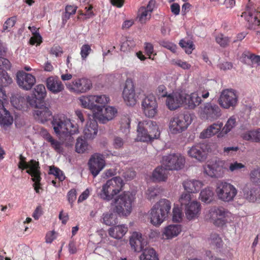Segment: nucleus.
Segmentation results:
<instances>
[{
  "label": "nucleus",
  "instance_id": "nucleus-42",
  "mask_svg": "<svg viewBox=\"0 0 260 260\" xmlns=\"http://www.w3.org/2000/svg\"><path fill=\"white\" fill-rule=\"evenodd\" d=\"M183 219L182 209L177 204H174L172 209V219L174 222L180 223Z\"/></svg>",
  "mask_w": 260,
  "mask_h": 260
},
{
  "label": "nucleus",
  "instance_id": "nucleus-34",
  "mask_svg": "<svg viewBox=\"0 0 260 260\" xmlns=\"http://www.w3.org/2000/svg\"><path fill=\"white\" fill-rule=\"evenodd\" d=\"M137 132V141L143 142H151L148 133V129L146 127V125L144 124V120L138 123Z\"/></svg>",
  "mask_w": 260,
  "mask_h": 260
},
{
  "label": "nucleus",
  "instance_id": "nucleus-18",
  "mask_svg": "<svg viewBox=\"0 0 260 260\" xmlns=\"http://www.w3.org/2000/svg\"><path fill=\"white\" fill-rule=\"evenodd\" d=\"M16 82L19 87L23 90H29L36 84V79L31 74L19 71L16 74Z\"/></svg>",
  "mask_w": 260,
  "mask_h": 260
},
{
  "label": "nucleus",
  "instance_id": "nucleus-21",
  "mask_svg": "<svg viewBox=\"0 0 260 260\" xmlns=\"http://www.w3.org/2000/svg\"><path fill=\"white\" fill-rule=\"evenodd\" d=\"M129 241L132 249L137 252L143 251L148 244L142 234L138 232H134L132 233Z\"/></svg>",
  "mask_w": 260,
  "mask_h": 260
},
{
  "label": "nucleus",
  "instance_id": "nucleus-62",
  "mask_svg": "<svg viewBox=\"0 0 260 260\" xmlns=\"http://www.w3.org/2000/svg\"><path fill=\"white\" fill-rule=\"evenodd\" d=\"M40 99V98H38V96H35V94H33L31 96H28L27 98V101L31 107H35L37 109L39 107L37 106V101Z\"/></svg>",
  "mask_w": 260,
  "mask_h": 260
},
{
  "label": "nucleus",
  "instance_id": "nucleus-39",
  "mask_svg": "<svg viewBox=\"0 0 260 260\" xmlns=\"http://www.w3.org/2000/svg\"><path fill=\"white\" fill-rule=\"evenodd\" d=\"M242 137L247 141L260 142V128L247 131L242 134Z\"/></svg>",
  "mask_w": 260,
  "mask_h": 260
},
{
  "label": "nucleus",
  "instance_id": "nucleus-64",
  "mask_svg": "<svg viewBox=\"0 0 260 260\" xmlns=\"http://www.w3.org/2000/svg\"><path fill=\"white\" fill-rule=\"evenodd\" d=\"M62 52L61 48L58 45L53 46L50 50V53L56 57L60 56Z\"/></svg>",
  "mask_w": 260,
  "mask_h": 260
},
{
  "label": "nucleus",
  "instance_id": "nucleus-24",
  "mask_svg": "<svg viewBox=\"0 0 260 260\" xmlns=\"http://www.w3.org/2000/svg\"><path fill=\"white\" fill-rule=\"evenodd\" d=\"M182 186L184 190L186 191L185 193H197L203 187L204 183L199 180L189 179L182 182Z\"/></svg>",
  "mask_w": 260,
  "mask_h": 260
},
{
  "label": "nucleus",
  "instance_id": "nucleus-29",
  "mask_svg": "<svg viewBox=\"0 0 260 260\" xmlns=\"http://www.w3.org/2000/svg\"><path fill=\"white\" fill-rule=\"evenodd\" d=\"M254 14L252 12H245L242 13L241 17L245 18L249 23V27L251 29H256L260 24L258 17L260 16V9L256 12L254 11Z\"/></svg>",
  "mask_w": 260,
  "mask_h": 260
},
{
  "label": "nucleus",
  "instance_id": "nucleus-48",
  "mask_svg": "<svg viewBox=\"0 0 260 260\" xmlns=\"http://www.w3.org/2000/svg\"><path fill=\"white\" fill-rule=\"evenodd\" d=\"M88 144L82 138H79L77 140L76 144V151L79 153L85 152L88 149Z\"/></svg>",
  "mask_w": 260,
  "mask_h": 260
},
{
  "label": "nucleus",
  "instance_id": "nucleus-4",
  "mask_svg": "<svg viewBox=\"0 0 260 260\" xmlns=\"http://www.w3.org/2000/svg\"><path fill=\"white\" fill-rule=\"evenodd\" d=\"M178 202L184 210L185 216L189 221L198 219L201 214V204L196 200H192L191 196L183 192L178 199Z\"/></svg>",
  "mask_w": 260,
  "mask_h": 260
},
{
  "label": "nucleus",
  "instance_id": "nucleus-23",
  "mask_svg": "<svg viewBox=\"0 0 260 260\" xmlns=\"http://www.w3.org/2000/svg\"><path fill=\"white\" fill-rule=\"evenodd\" d=\"M183 103V94L179 92L168 94L166 97V105L170 110H174L179 108Z\"/></svg>",
  "mask_w": 260,
  "mask_h": 260
},
{
  "label": "nucleus",
  "instance_id": "nucleus-36",
  "mask_svg": "<svg viewBox=\"0 0 260 260\" xmlns=\"http://www.w3.org/2000/svg\"><path fill=\"white\" fill-rule=\"evenodd\" d=\"M214 195L212 188L211 187H207L201 191L199 199L203 203L209 204L213 200Z\"/></svg>",
  "mask_w": 260,
  "mask_h": 260
},
{
  "label": "nucleus",
  "instance_id": "nucleus-51",
  "mask_svg": "<svg viewBox=\"0 0 260 260\" xmlns=\"http://www.w3.org/2000/svg\"><path fill=\"white\" fill-rule=\"evenodd\" d=\"M46 90L45 87L43 84H39L36 86L34 89V93L35 96L40 99H44L46 95Z\"/></svg>",
  "mask_w": 260,
  "mask_h": 260
},
{
  "label": "nucleus",
  "instance_id": "nucleus-20",
  "mask_svg": "<svg viewBox=\"0 0 260 260\" xmlns=\"http://www.w3.org/2000/svg\"><path fill=\"white\" fill-rule=\"evenodd\" d=\"M182 231V226L179 224H170L164 226L161 232V239L170 241L177 237Z\"/></svg>",
  "mask_w": 260,
  "mask_h": 260
},
{
  "label": "nucleus",
  "instance_id": "nucleus-47",
  "mask_svg": "<svg viewBox=\"0 0 260 260\" xmlns=\"http://www.w3.org/2000/svg\"><path fill=\"white\" fill-rule=\"evenodd\" d=\"M246 166L244 164L237 161H233L229 164L227 170L232 173L237 172L241 170H244Z\"/></svg>",
  "mask_w": 260,
  "mask_h": 260
},
{
  "label": "nucleus",
  "instance_id": "nucleus-50",
  "mask_svg": "<svg viewBox=\"0 0 260 260\" xmlns=\"http://www.w3.org/2000/svg\"><path fill=\"white\" fill-rule=\"evenodd\" d=\"M180 46L184 49L186 53L190 54L192 53L194 49V45L192 41H186L184 39L180 40L179 42Z\"/></svg>",
  "mask_w": 260,
  "mask_h": 260
},
{
  "label": "nucleus",
  "instance_id": "nucleus-43",
  "mask_svg": "<svg viewBox=\"0 0 260 260\" xmlns=\"http://www.w3.org/2000/svg\"><path fill=\"white\" fill-rule=\"evenodd\" d=\"M151 14L145 9V7H140L138 11L137 18L142 23H146L151 18Z\"/></svg>",
  "mask_w": 260,
  "mask_h": 260
},
{
  "label": "nucleus",
  "instance_id": "nucleus-13",
  "mask_svg": "<svg viewBox=\"0 0 260 260\" xmlns=\"http://www.w3.org/2000/svg\"><path fill=\"white\" fill-rule=\"evenodd\" d=\"M226 170L225 161L219 159L211 162L204 167V173L212 178L222 177Z\"/></svg>",
  "mask_w": 260,
  "mask_h": 260
},
{
  "label": "nucleus",
  "instance_id": "nucleus-16",
  "mask_svg": "<svg viewBox=\"0 0 260 260\" xmlns=\"http://www.w3.org/2000/svg\"><path fill=\"white\" fill-rule=\"evenodd\" d=\"M142 109L144 114L148 118H153L157 113L158 104L153 94L147 95L142 101Z\"/></svg>",
  "mask_w": 260,
  "mask_h": 260
},
{
  "label": "nucleus",
  "instance_id": "nucleus-55",
  "mask_svg": "<svg viewBox=\"0 0 260 260\" xmlns=\"http://www.w3.org/2000/svg\"><path fill=\"white\" fill-rule=\"evenodd\" d=\"M131 120L127 116H124L121 120V129L123 132L127 133L129 131Z\"/></svg>",
  "mask_w": 260,
  "mask_h": 260
},
{
  "label": "nucleus",
  "instance_id": "nucleus-27",
  "mask_svg": "<svg viewBox=\"0 0 260 260\" xmlns=\"http://www.w3.org/2000/svg\"><path fill=\"white\" fill-rule=\"evenodd\" d=\"M183 103H184L189 109H193L199 106L202 102L201 98L199 96L196 92L190 94H184Z\"/></svg>",
  "mask_w": 260,
  "mask_h": 260
},
{
  "label": "nucleus",
  "instance_id": "nucleus-11",
  "mask_svg": "<svg viewBox=\"0 0 260 260\" xmlns=\"http://www.w3.org/2000/svg\"><path fill=\"white\" fill-rule=\"evenodd\" d=\"M198 114L202 119L212 121L221 116V110L217 105L208 102L200 108Z\"/></svg>",
  "mask_w": 260,
  "mask_h": 260
},
{
  "label": "nucleus",
  "instance_id": "nucleus-63",
  "mask_svg": "<svg viewBox=\"0 0 260 260\" xmlns=\"http://www.w3.org/2000/svg\"><path fill=\"white\" fill-rule=\"evenodd\" d=\"M250 178L253 181L260 180V169L256 168L252 170L250 173Z\"/></svg>",
  "mask_w": 260,
  "mask_h": 260
},
{
  "label": "nucleus",
  "instance_id": "nucleus-31",
  "mask_svg": "<svg viewBox=\"0 0 260 260\" xmlns=\"http://www.w3.org/2000/svg\"><path fill=\"white\" fill-rule=\"evenodd\" d=\"M98 132V124L94 120L87 121L84 129L83 135L86 139H94Z\"/></svg>",
  "mask_w": 260,
  "mask_h": 260
},
{
  "label": "nucleus",
  "instance_id": "nucleus-49",
  "mask_svg": "<svg viewBox=\"0 0 260 260\" xmlns=\"http://www.w3.org/2000/svg\"><path fill=\"white\" fill-rule=\"evenodd\" d=\"M160 193L158 188L151 187L148 188L145 192L146 198L149 201L155 199Z\"/></svg>",
  "mask_w": 260,
  "mask_h": 260
},
{
  "label": "nucleus",
  "instance_id": "nucleus-14",
  "mask_svg": "<svg viewBox=\"0 0 260 260\" xmlns=\"http://www.w3.org/2000/svg\"><path fill=\"white\" fill-rule=\"evenodd\" d=\"M68 89L75 93H83L89 91L92 87L91 81L86 78H77L66 85Z\"/></svg>",
  "mask_w": 260,
  "mask_h": 260
},
{
  "label": "nucleus",
  "instance_id": "nucleus-38",
  "mask_svg": "<svg viewBox=\"0 0 260 260\" xmlns=\"http://www.w3.org/2000/svg\"><path fill=\"white\" fill-rule=\"evenodd\" d=\"M236 118L234 117H230L225 123L224 126L221 129L220 132L217 135L218 138H222L231 132L236 126Z\"/></svg>",
  "mask_w": 260,
  "mask_h": 260
},
{
  "label": "nucleus",
  "instance_id": "nucleus-57",
  "mask_svg": "<svg viewBox=\"0 0 260 260\" xmlns=\"http://www.w3.org/2000/svg\"><path fill=\"white\" fill-rule=\"evenodd\" d=\"M91 51V47L88 44L82 46L80 49V55L83 60H85Z\"/></svg>",
  "mask_w": 260,
  "mask_h": 260
},
{
  "label": "nucleus",
  "instance_id": "nucleus-5",
  "mask_svg": "<svg viewBox=\"0 0 260 260\" xmlns=\"http://www.w3.org/2000/svg\"><path fill=\"white\" fill-rule=\"evenodd\" d=\"M233 215L228 210L222 207H212L209 209L205 215L207 220L216 225L221 226L232 220Z\"/></svg>",
  "mask_w": 260,
  "mask_h": 260
},
{
  "label": "nucleus",
  "instance_id": "nucleus-56",
  "mask_svg": "<svg viewBox=\"0 0 260 260\" xmlns=\"http://www.w3.org/2000/svg\"><path fill=\"white\" fill-rule=\"evenodd\" d=\"M103 223L107 225H111L114 222L115 218L112 213H106L103 215Z\"/></svg>",
  "mask_w": 260,
  "mask_h": 260
},
{
  "label": "nucleus",
  "instance_id": "nucleus-30",
  "mask_svg": "<svg viewBox=\"0 0 260 260\" xmlns=\"http://www.w3.org/2000/svg\"><path fill=\"white\" fill-rule=\"evenodd\" d=\"M223 123L218 121L209 126L200 134V137L202 139L209 138L220 132Z\"/></svg>",
  "mask_w": 260,
  "mask_h": 260
},
{
  "label": "nucleus",
  "instance_id": "nucleus-32",
  "mask_svg": "<svg viewBox=\"0 0 260 260\" xmlns=\"http://www.w3.org/2000/svg\"><path fill=\"white\" fill-rule=\"evenodd\" d=\"M144 124L146 125V127L148 129V133L151 142L159 138L160 131L155 121L144 120Z\"/></svg>",
  "mask_w": 260,
  "mask_h": 260
},
{
  "label": "nucleus",
  "instance_id": "nucleus-53",
  "mask_svg": "<svg viewBox=\"0 0 260 260\" xmlns=\"http://www.w3.org/2000/svg\"><path fill=\"white\" fill-rule=\"evenodd\" d=\"M49 174L54 175L61 181H63L66 178L62 171L54 166L50 167Z\"/></svg>",
  "mask_w": 260,
  "mask_h": 260
},
{
  "label": "nucleus",
  "instance_id": "nucleus-22",
  "mask_svg": "<svg viewBox=\"0 0 260 260\" xmlns=\"http://www.w3.org/2000/svg\"><path fill=\"white\" fill-rule=\"evenodd\" d=\"M207 150L208 146L206 144H198L189 148L187 153L190 157L199 161H203L206 158Z\"/></svg>",
  "mask_w": 260,
  "mask_h": 260
},
{
  "label": "nucleus",
  "instance_id": "nucleus-44",
  "mask_svg": "<svg viewBox=\"0 0 260 260\" xmlns=\"http://www.w3.org/2000/svg\"><path fill=\"white\" fill-rule=\"evenodd\" d=\"M211 84L209 82L201 84L199 86L197 91L199 96L203 99H206L209 96V91L211 90Z\"/></svg>",
  "mask_w": 260,
  "mask_h": 260
},
{
  "label": "nucleus",
  "instance_id": "nucleus-19",
  "mask_svg": "<svg viewBox=\"0 0 260 260\" xmlns=\"http://www.w3.org/2000/svg\"><path fill=\"white\" fill-rule=\"evenodd\" d=\"M88 164L89 170L94 177L104 168L106 164L104 156L99 153L92 155Z\"/></svg>",
  "mask_w": 260,
  "mask_h": 260
},
{
  "label": "nucleus",
  "instance_id": "nucleus-46",
  "mask_svg": "<svg viewBox=\"0 0 260 260\" xmlns=\"http://www.w3.org/2000/svg\"><path fill=\"white\" fill-rule=\"evenodd\" d=\"M171 64L180 68L184 70H190L191 66L188 62L179 58H174L171 60Z\"/></svg>",
  "mask_w": 260,
  "mask_h": 260
},
{
  "label": "nucleus",
  "instance_id": "nucleus-1",
  "mask_svg": "<svg viewBox=\"0 0 260 260\" xmlns=\"http://www.w3.org/2000/svg\"><path fill=\"white\" fill-rule=\"evenodd\" d=\"M123 185V181L120 177H113L102 185L98 195L103 200L110 201L113 200L111 206L114 211L119 216L126 217L132 212L136 193L127 191L118 195L122 190Z\"/></svg>",
  "mask_w": 260,
  "mask_h": 260
},
{
  "label": "nucleus",
  "instance_id": "nucleus-17",
  "mask_svg": "<svg viewBox=\"0 0 260 260\" xmlns=\"http://www.w3.org/2000/svg\"><path fill=\"white\" fill-rule=\"evenodd\" d=\"M100 109L93 113V117L102 123H106L113 120L117 114V109L113 106H107L103 108L100 106Z\"/></svg>",
  "mask_w": 260,
  "mask_h": 260
},
{
  "label": "nucleus",
  "instance_id": "nucleus-7",
  "mask_svg": "<svg viewBox=\"0 0 260 260\" xmlns=\"http://www.w3.org/2000/svg\"><path fill=\"white\" fill-rule=\"evenodd\" d=\"M18 167L22 170L27 169L26 173L29 174L32 177V180L34 182L32 186L34 189L37 193H39L40 189H41L40 181L41 178L39 162L33 159L28 162L19 161Z\"/></svg>",
  "mask_w": 260,
  "mask_h": 260
},
{
  "label": "nucleus",
  "instance_id": "nucleus-59",
  "mask_svg": "<svg viewBox=\"0 0 260 260\" xmlns=\"http://www.w3.org/2000/svg\"><path fill=\"white\" fill-rule=\"evenodd\" d=\"M15 23V17H13L8 18L4 24L3 30L9 31L11 30V29L14 26Z\"/></svg>",
  "mask_w": 260,
  "mask_h": 260
},
{
  "label": "nucleus",
  "instance_id": "nucleus-12",
  "mask_svg": "<svg viewBox=\"0 0 260 260\" xmlns=\"http://www.w3.org/2000/svg\"><path fill=\"white\" fill-rule=\"evenodd\" d=\"M238 101V93L232 89L223 90L218 100L219 104L224 109L235 107L237 105Z\"/></svg>",
  "mask_w": 260,
  "mask_h": 260
},
{
  "label": "nucleus",
  "instance_id": "nucleus-60",
  "mask_svg": "<svg viewBox=\"0 0 260 260\" xmlns=\"http://www.w3.org/2000/svg\"><path fill=\"white\" fill-rule=\"evenodd\" d=\"M67 198L68 202L71 205V206H72L73 203L75 202L77 198V192L76 189H72L69 190L67 193Z\"/></svg>",
  "mask_w": 260,
  "mask_h": 260
},
{
  "label": "nucleus",
  "instance_id": "nucleus-35",
  "mask_svg": "<svg viewBox=\"0 0 260 260\" xmlns=\"http://www.w3.org/2000/svg\"><path fill=\"white\" fill-rule=\"evenodd\" d=\"M167 169L162 167H158L153 171L151 179L155 182H166L168 177Z\"/></svg>",
  "mask_w": 260,
  "mask_h": 260
},
{
  "label": "nucleus",
  "instance_id": "nucleus-2",
  "mask_svg": "<svg viewBox=\"0 0 260 260\" xmlns=\"http://www.w3.org/2000/svg\"><path fill=\"white\" fill-rule=\"evenodd\" d=\"M51 124L56 135L61 140L68 138L72 141L71 136L79 132L77 125L73 124L70 119L63 116L54 117Z\"/></svg>",
  "mask_w": 260,
  "mask_h": 260
},
{
  "label": "nucleus",
  "instance_id": "nucleus-8",
  "mask_svg": "<svg viewBox=\"0 0 260 260\" xmlns=\"http://www.w3.org/2000/svg\"><path fill=\"white\" fill-rule=\"evenodd\" d=\"M191 122L189 114L175 115L170 119L168 124L169 132L173 134L181 133L187 128Z\"/></svg>",
  "mask_w": 260,
  "mask_h": 260
},
{
  "label": "nucleus",
  "instance_id": "nucleus-45",
  "mask_svg": "<svg viewBox=\"0 0 260 260\" xmlns=\"http://www.w3.org/2000/svg\"><path fill=\"white\" fill-rule=\"evenodd\" d=\"M94 101L95 105L103 108L110 103V99L105 94L94 95Z\"/></svg>",
  "mask_w": 260,
  "mask_h": 260
},
{
  "label": "nucleus",
  "instance_id": "nucleus-25",
  "mask_svg": "<svg viewBox=\"0 0 260 260\" xmlns=\"http://www.w3.org/2000/svg\"><path fill=\"white\" fill-rule=\"evenodd\" d=\"M46 87L49 91L54 94L61 92L64 86L57 76H50L46 80Z\"/></svg>",
  "mask_w": 260,
  "mask_h": 260
},
{
  "label": "nucleus",
  "instance_id": "nucleus-28",
  "mask_svg": "<svg viewBox=\"0 0 260 260\" xmlns=\"http://www.w3.org/2000/svg\"><path fill=\"white\" fill-rule=\"evenodd\" d=\"M128 230L127 225L122 224L112 226L108 229V232L111 237L115 239L120 240L127 233Z\"/></svg>",
  "mask_w": 260,
  "mask_h": 260
},
{
  "label": "nucleus",
  "instance_id": "nucleus-54",
  "mask_svg": "<svg viewBox=\"0 0 260 260\" xmlns=\"http://www.w3.org/2000/svg\"><path fill=\"white\" fill-rule=\"evenodd\" d=\"M216 41L220 46L224 47L229 45L230 38L220 34L216 36Z\"/></svg>",
  "mask_w": 260,
  "mask_h": 260
},
{
  "label": "nucleus",
  "instance_id": "nucleus-6",
  "mask_svg": "<svg viewBox=\"0 0 260 260\" xmlns=\"http://www.w3.org/2000/svg\"><path fill=\"white\" fill-rule=\"evenodd\" d=\"M215 193L217 198L223 202L234 201L237 194V188L231 183L221 180L217 182Z\"/></svg>",
  "mask_w": 260,
  "mask_h": 260
},
{
  "label": "nucleus",
  "instance_id": "nucleus-52",
  "mask_svg": "<svg viewBox=\"0 0 260 260\" xmlns=\"http://www.w3.org/2000/svg\"><path fill=\"white\" fill-rule=\"evenodd\" d=\"M135 46L134 41L133 40H126L123 42L120 46L121 51L126 52L132 49Z\"/></svg>",
  "mask_w": 260,
  "mask_h": 260
},
{
  "label": "nucleus",
  "instance_id": "nucleus-58",
  "mask_svg": "<svg viewBox=\"0 0 260 260\" xmlns=\"http://www.w3.org/2000/svg\"><path fill=\"white\" fill-rule=\"evenodd\" d=\"M239 150L237 146L224 147L221 154L225 156H232Z\"/></svg>",
  "mask_w": 260,
  "mask_h": 260
},
{
  "label": "nucleus",
  "instance_id": "nucleus-3",
  "mask_svg": "<svg viewBox=\"0 0 260 260\" xmlns=\"http://www.w3.org/2000/svg\"><path fill=\"white\" fill-rule=\"evenodd\" d=\"M171 202L166 199H161L154 204L148 213L151 224L159 226L168 217L171 209Z\"/></svg>",
  "mask_w": 260,
  "mask_h": 260
},
{
  "label": "nucleus",
  "instance_id": "nucleus-61",
  "mask_svg": "<svg viewBox=\"0 0 260 260\" xmlns=\"http://www.w3.org/2000/svg\"><path fill=\"white\" fill-rule=\"evenodd\" d=\"M160 45L170 50L172 52L175 53L176 51L177 46L174 43L168 41H163L161 42Z\"/></svg>",
  "mask_w": 260,
  "mask_h": 260
},
{
  "label": "nucleus",
  "instance_id": "nucleus-9",
  "mask_svg": "<svg viewBox=\"0 0 260 260\" xmlns=\"http://www.w3.org/2000/svg\"><path fill=\"white\" fill-rule=\"evenodd\" d=\"M162 164L169 170H180L185 164V158L180 153H173L164 156Z\"/></svg>",
  "mask_w": 260,
  "mask_h": 260
},
{
  "label": "nucleus",
  "instance_id": "nucleus-26",
  "mask_svg": "<svg viewBox=\"0 0 260 260\" xmlns=\"http://www.w3.org/2000/svg\"><path fill=\"white\" fill-rule=\"evenodd\" d=\"M52 115V112L49 108L44 105L37 108L34 112L35 118L41 123H44L50 119Z\"/></svg>",
  "mask_w": 260,
  "mask_h": 260
},
{
  "label": "nucleus",
  "instance_id": "nucleus-40",
  "mask_svg": "<svg viewBox=\"0 0 260 260\" xmlns=\"http://www.w3.org/2000/svg\"><path fill=\"white\" fill-rule=\"evenodd\" d=\"M44 137L46 140L50 143L51 146L57 152H62V144L54 139L47 131H44Z\"/></svg>",
  "mask_w": 260,
  "mask_h": 260
},
{
  "label": "nucleus",
  "instance_id": "nucleus-33",
  "mask_svg": "<svg viewBox=\"0 0 260 260\" xmlns=\"http://www.w3.org/2000/svg\"><path fill=\"white\" fill-rule=\"evenodd\" d=\"M78 100L81 107L92 110L93 113L98 109H100V106H98L94 103V95H82L79 98Z\"/></svg>",
  "mask_w": 260,
  "mask_h": 260
},
{
  "label": "nucleus",
  "instance_id": "nucleus-41",
  "mask_svg": "<svg viewBox=\"0 0 260 260\" xmlns=\"http://www.w3.org/2000/svg\"><path fill=\"white\" fill-rule=\"evenodd\" d=\"M245 198L250 202H254L260 199V190L259 188H253L249 191H244Z\"/></svg>",
  "mask_w": 260,
  "mask_h": 260
},
{
  "label": "nucleus",
  "instance_id": "nucleus-10",
  "mask_svg": "<svg viewBox=\"0 0 260 260\" xmlns=\"http://www.w3.org/2000/svg\"><path fill=\"white\" fill-rule=\"evenodd\" d=\"M7 101V96L3 87L0 86V125L4 129L11 125L13 118L10 112L4 107V104Z\"/></svg>",
  "mask_w": 260,
  "mask_h": 260
},
{
  "label": "nucleus",
  "instance_id": "nucleus-15",
  "mask_svg": "<svg viewBox=\"0 0 260 260\" xmlns=\"http://www.w3.org/2000/svg\"><path fill=\"white\" fill-rule=\"evenodd\" d=\"M122 98L125 103L129 106L135 105L138 101V96L135 92L134 83L130 78L127 79L125 82Z\"/></svg>",
  "mask_w": 260,
  "mask_h": 260
},
{
  "label": "nucleus",
  "instance_id": "nucleus-37",
  "mask_svg": "<svg viewBox=\"0 0 260 260\" xmlns=\"http://www.w3.org/2000/svg\"><path fill=\"white\" fill-rule=\"evenodd\" d=\"M140 260H159L156 251L152 248H145L139 256Z\"/></svg>",
  "mask_w": 260,
  "mask_h": 260
}]
</instances>
